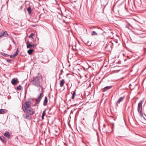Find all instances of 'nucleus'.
Segmentation results:
<instances>
[{"label": "nucleus", "instance_id": "nucleus-1", "mask_svg": "<svg viewBox=\"0 0 146 146\" xmlns=\"http://www.w3.org/2000/svg\"><path fill=\"white\" fill-rule=\"evenodd\" d=\"M40 76H41L40 74L39 73H38V75L34 77L33 80L32 84L37 87H41V86L40 85Z\"/></svg>", "mask_w": 146, "mask_h": 146}, {"label": "nucleus", "instance_id": "nucleus-2", "mask_svg": "<svg viewBox=\"0 0 146 146\" xmlns=\"http://www.w3.org/2000/svg\"><path fill=\"white\" fill-rule=\"evenodd\" d=\"M33 100L31 98L29 99L28 100L25 102V104H23L22 105V108L23 110L24 109H27L30 108V104H31V102Z\"/></svg>", "mask_w": 146, "mask_h": 146}, {"label": "nucleus", "instance_id": "nucleus-3", "mask_svg": "<svg viewBox=\"0 0 146 146\" xmlns=\"http://www.w3.org/2000/svg\"><path fill=\"white\" fill-rule=\"evenodd\" d=\"M23 111L25 112L30 115H32L34 113L33 109L31 107L26 109H24Z\"/></svg>", "mask_w": 146, "mask_h": 146}, {"label": "nucleus", "instance_id": "nucleus-4", "mask_svg": "<svg viewBox=\"0 0 146 146\" xmlns=\"http://www.w3.org/2000/svg\"><path fill=\"white\" fill-rule=\"evenodd\" d=\"M31 42H30L29 41H27L26 42V44L27 45V48H30L32 47H34L35 46H36L37 44H31Z\"/></svg>", "mask_w": 146, "mask_h": 146}, {"label": "nucleus", "instance_id": "nucleus-5", "mask_svg": "<svg viewBox=\"0 0 146 146\" xmlns=\"http://www.w3.org/2000/svg\"><path fill=\"white\" fill-rule=\"evenodd\" d=\"M144 101V100H141L138 104V106L137 108L138 111L139 112L140 110H142V104Z\"/></svg>", "mask_w": 146, "mask_h": 146}, {"label": "nucleus", "instance_id": "nucleus-6", "mask_svg": "<svg viewBox=\"0 0 146 146\" xmlns=\"http://www.w3.org/2000/svg\"><path fill=\"white\" fill-rule=\"evenodd\" d=\"M42 94H43L42 93H41L40 94L39 96L38 97V98L37 99H36V103L34 104V106L36 104H37L39 103L40 100L41 99V96Z\"/></svg>", "mask_w": 146, "mask_h": 146}, {"label": "nucleus", "instance_id": "nucleus-7", "mask_svg": "<svg viewBox=\"0 0 146 146\" xmlns=\"http://www.w3.org/2000/svg\"><path fill=\"white\" fill-rule=\"evenodd\" d=\"M19 81L17 78H13L11 81V83L14 85H16L17 83Z\"/></svg>", "mask_w": 146, "mask_h": 146}, {"label": "nucleus", "instance_id": "nucleus-8", "mask_svg": "<svg viewBox=\"0 0 146 146\" xmlns=\"http://www.w3.org/2000/svg\"><path fill=\"white\" fill-rule=\"evenodd\" d=\"M118 132L120 134H121L122 135H118V136L120 137H124L123 134L124 133L123 131L121 129H119L118 131Z\"/></svg>", "mask_w": 146, "mask_h": 146}, {"label": "nucleus", "instance_id": "nucleus-9", "mask_svg": "<svg viewBox=\"0 0 146 146\" xmlns=\"http://www.w3.org/2000/svg\"><path fill=\"white\" fill-rule=\"evenodd\" d=\"M23 117L25 119H30L31 118V116L29 115H27L26 114H23Z\"/></svg>", "mask_w": 146, "mask_h": 146}, {"label": "nucleus", "instance_id": "nucleus-10", "mask_svg": "<svg viewBox=\"0 0 146 146\" xmlns=\"http://www.w3.org/2000/svg\"><path fill=\"white\" fill-rule=\"evenodd\" d=\"M101 3L102 5L105 6L108 4V2L104 0H102L101 1Z\"/></svg>", "mask_w": 146, "mask_h": 146}, {"label": "nucleus", "instance_id": "nucleus-11", "mask_svg": "<svg viewBox=\"0 0 146 146\" xmlns=\"http://www.w3.org/2000/svg\"><path fill=\"white\" fill-rule=\"evenodd\" d=\"M112 87V86H106L103 89L102 92H105L106 90L110 89Z\"/></svg>", "mask_w": 146, "mask_h": 146}, {"label": "nucleus", "instance_id": "nucleus-12", "mask_svg": "<svg viewBox=\"0 0 146 146\" xmlns=\"http://www.w3.org/2000/svg\"><path fill=\"white\" fill-rule=\"evenodd\" d=\"M0 139L1 140L3 143H5L7 141L4 137L3 136H0Z\"/></svg>", "mask_w": 146, "mask_h": 146}, {"label": "nucleus", "instance_id": "nucleus-13", "mask_svg": "<svg viewBox=\"0 0 146 146\" xmlns=\"http://www.w3.org/2000/svg\"><path fill=\"white\" fill-rule=\"evenodd\" d=\"M4 136L5 137L9 138L10 137V135L9 132L7 131L4 133Z\"/></svg>", "mask_w": 146, "mask_h": 146}, {"label": "nucleus", "instance_id": "nucleus-14", "mask_svg": "<svg viewBox=\"0 0 146 146\" xmlns=\"http://www.w3.org/2000/svg\"><path fill=\"white\" fill-rule=\"evenodd\" d=\"M124 98L125 97L124 96L120 98L117 102V104H119L122 101Z\"/></svg>", "mask_w": 146, "mask_h": 146}, {"label": "nucleus", "instance_id": "nucleus-15", "mask_svg": "<svg viewBox=\"0 0 146 146\" xmlns=\"http://www.w3.org/2000/svg\"><path fill=\"white\" fill-rule=\"evenodd\" d=\"M65 83V81L64 79H62V80L60 81V87H62L63 86L64 84Z\"/></svg>", "mask_w": 146, "mask_h": 146}, {"label": "nucleus", "instance_id": "nucleus-16", "mask_svg": "<svg viewBox=\"0 0 146 146\" xmlns=\"http://www.w3.org/2000/svg\"><path fill=\"white\" fill-rule=\"evenodd\" d=\"M48 102V100L47 99V97L46 96L45 97L44 100L43 102V104L44 106H46Z\"/></svg>", "mask_w": 146, "mask_h": 146}, {"label": "nucleus", "instance_id": "nucleus-17", "mask_svg": "<svg viewBox=\"0 0 146 146\" xmlns=\"http://www.w3.org/2000/svg\"><path fill=\"white\" fill-rule=\"evenodd\" d=\"M34 51V50L33 49H30L28 50L27 52L29 55H31L32 54L33 52Z\"/></svg>", "mask_w": 146, "mask_h": 146}, {"label": "nucleus", "instance_id": "nucleus-18", "mask_svg": "<svg viewBox=\"0 0 146 146\" xmlns=\"http://www.w3.org/2000/svg\"><path fill=\"white\" fill-rule=\"evenodd\" d=\"M76 92L75 91L73 92V94L71 93V94H72V96L71 97L72 99H74L75 95H76Z\"/></svg>", "mask_w": 146, "mask_h": 146}, {"label": "nucleus", "instance_id": "nucleus-19", "mask_svg": "<svg viewBox=\"0 0 146 146\" xmlns=\"http://www.w3.org/2000/svg\"><path fill=\"white\" fill-rule=\"evenodd\" d=\"M27 11L29 13V14H30L31 13V8L30 7H29L27 9Z\"/></svg>", "mask_w": 146, "mask_h": 146}, {"label": "nucleus", "instance_id": "nucleus-20", "mask_svg": "<svg viewBox=\"0 0 146 146\" xmlns=\"http://www.w3.org/2000/svg\"><path fill=\"white\" fill-rule=\"evenodd\" d=\"M91 35L92 36H94V35H96L97 36L98 35V34L97 33H96V31H94L92 32Z\"/></svg>", "mask_w": 146, "mask_h": 146}, {"label": "nucleus", "instance_id": "nucleus-21", "mask_svg": "<svg viewBox=\"0 0 146 146\" xmlns=\"http://www.w3.org/2000/svg\"><path fill=\"white\" fill-rule=\"evenodd\" d=\"M0 53L3 56H4L5 57H7L8 56H9V55H8L7 54H6L5 53H4V52H1Z\"/></svg>", "mask_w": 146, "mask_h": 146}, {"label": "nucleus", "instance_id": "nucleus-22", "mask_svg": "<svg viewBox=\"0 0 146 146\" xmlns=\"http://www.w3.org/2000/svg\"><path fill=\"white\" fill-rule=\"evenodd\" d=\"M5 110L3 109H0V114L4 113Z\"/></svg>", "mask_w": 146, "mask_h": 146}, {"label": "nucleus", "instance_id": "nucleus-23", "mask_svg": "<svg viewBox=\"0 0 146 146\" xmlns=\"http://www.w3.org/2000/svg\"><path fill=\"white\" fill-rule=\"evenodd\" d=\"M3 36H4V37L7 36L8 35V34L7 31H3Z\"/></svg>", "mask_w": 146, "mask_h": 146}, {"label": "nucleus", "instance_id": "nucleus-24", "mask_svg": "<svg viewBox=\"0 0 146 146\" xmlns=\"http://www.w3.org/2000/svg\"><path fill=\"white\" fill-rule=\"evenodd\" d=\"M22 88V87L20 85L17 87V89L18 90H21Z\"/></svg>", "mask_w": 146, "mask_h": 146}, {"label": "nucleus", "instance_id": "nucleus-25", "mask_svg": "<svg viewBox=\"0 0 146 146\" xmlns=\"http://www.w3.org/2000/svg\"><path fill=\"white\" fill-rule=\"evenodd\" d=\"M91 29H95V30H96V31H97V30H100V29L99 28H96V27H91Z\"/></svg>", "mask_w": 146, "mask_h": 146}, {"label": "nucleus", "instance_id": "nucleus-26", "mask_svg": "<svg viewBox=\"0 0 146 146\" xmlns=\"http://www.w3.org/2000/svg\"><path fill=\"white\" fill-rule=\"evenodd\" d=\"M140 113V115L141 117L143 116V114L142 112V110H140L139 112Z\"/></svg>", "mask_w": 146, "mask_h": 146}, {"label": "nucleus", "instance_id": "nucleus-27", "mask_svg": "<svg viewBox=\"0 0 146 146\" xmlns=\"http://www.w3.org/2000/svg\"><path fill=\"white\" fill-rule=\"evenodd\" d=\"M3 36V31L0 32V37Z\"/></svg>", "mask_w": 146, "mask_h": 146}, {"label": "nucleus", "instance_id": "nucleus-28", "mask_svg": "<svg viewBox=\"0 0 146 146\" xmlns=\"http://www.w3.org/2000/svg\"><path fill=\"white\" fill-rule=\"evenodd\" d=\"M34 34H33V33H31V35H29V38H33V36L34 35Z\"/></svg>", "mask_w": 146, "mask_h": 146}, {"label": "nucleus", "instance_id": "nucleus-29", "mask_svg": "<svg viewBox=\"0 0 146 146\" xmlns=\"http://www.w3.org/2000/svg\"><path fill=\"white\" fill-rule=\"evenodd\" d=\"M16 56L14 54L13 55H11L10 56V57L11 58H15Z\"/></svg>", "mask_w": 146, "mask_h": 146}, {"label": "nucleus", "instance_id": "nucleus-30", "mask_svg": "<svg viewBox=\"0 0 146 146\" xmlns=\"http://www.w3.org/2000/svg\"><path fill=\"white\" fill-rule=\"evenodd\" d=\"M19 51L18 49H17L16 52L15 53V54L17 56L19 53Z\"/></svg>", "mask_w": 146, "mask_h": 146}, {"label": "nucleus", "instance_id": "nucleus-31", "mask_svg": "<svg viewBox=\"0 0 146 146\" xmlns=\"http://www.w3.org/2000/svg\"><path fill=\"white\" fill-rule=\"evenodd\" d=\"M19 51L18 49H17L16 52L15 53V54L17 56L19 53Z\"/></svg>", "mask_w": 146, "mask_h": 146}, {"label": "nucleus", "instance_id": "nucleus-32", "mask_svg": "<svg viewBox=\"0 0 146 146\" xmlns=\"http://www.w3.org/2000/svg\"><path fill=\"white\" fill-rule=\"evenodd\" d=\"M7 61L8 62L10 63H12V62H11L12 60H7Z\"/></svg>", "mask_w": 146, "mask_h": 146}, {"label": "nucleus", "instance_id": "nucleus-33", "mask_svg": "<svg viewBox=\"0 0 146 146\" xmlns=\"http://www.w3.org/2000/svg\"><path fill=\"white\" fill-rule=\"evenodd\" d=\"M45 114H46L45 111H43V112L42 115L44 116V115H45Z\"/></svg>", "mask_w": 146, "mask_h": 146}, {"label": "nucleus", "instance_id": "nucleus-34", "mask_svg": "<svg viewBox=\"0 0 146 146\" xmlns=\"http://www.w3.org/2000/svg\"><path fill=\"white\" fill-rule=\"evenodd\" d=\"M44 115H42V117H42V119H44Z\"/></svg>", "mask_w": 146, "mask_h": 146}, {"label": "nucleus", "instance_id": "nucleus-35", "mask_svg": "<svg viewBox=\"0 0 146 146\" xmlns=\"http://www.w3.org/2000/svg\"><path fill=\"white\" fill-rule=\"evenodd\" d=\"M115 42L116 43H117V42H118V40L117 39H116V40H115Z\"/></svg>", "mask_w": 146, "mask_h": 146}, {"label": "nucleus", "instance_id": "nucleus-36", "mask_svg": "<svg viewBox=\"0 0 146 146\" xmlns=\"http://www.w3.org/2000/svg\"><path fill=\"white\" fill-rule=\"evenodd\" d=\"M142 117H143V118L145 120H146V118L145 117L143 116H142Z\"/></svg>", "mask_w": 146, "mask_h": 146}, {"label": "nucleus", "instance_id": "nucleus-37", "mask_svg": "<svg viewBox=\"0 0 146 146\" xmlns=\"http://www.w3.org/2000/svg\"><path fill=\"white\" fill-rule=\"evenodd\" d=\"M88 43H89V42H87V43H86V44H87V45H88V44H88Z\"/></svg>", "mask_w": 146, "mask_h": 146}, {"label": "nucleus", "instance_id": "nucleus-38", "mask_svg": "<svg viewBox=\"0 0 146 146\" xmlns=\"http://www.w3.org/2000/svg\"><path fill=\"white\" fill-rule=\"evenodd\" d=\"M22 8V6H21V7H20V9H21Z\"/></svg>", "mask_w": 146, "mask_h": 146}, {"label": "nucleus", "instance_id": "nucleus-39", "mask_svg": "<svg viewBox=\"0 0 146 146\" xmlns=\"http://www.w3.org/2000/svg\"><path fill=\"white\" fill-rule=\"evenodd\" d=\"M104 126L105 127L106 126V125H105V124H104Z\"/></svg>", "mask_w": 146, "mask_h": 146}, {"label": "nucleus", "instance_id": "nucleus-40", "mask_svg": "<svg viewBox=\"0 0 146 146\" xmlns=\"http://www.w3.org/2000/svg\"><path fill=\"white\" fill-rule=\"evenodd\" d=\"M60 78H61V77H60H60H59V79H60Z\"/></svg>", "mask_w": 146, "mask_h": 146}, {"label": "nucleus", "instance_id": "nucleus-41", "mask_svg": "<svg viewBox=\"0 0 146 146\" xmlns=\"http://www.w3.org/2000/svg\"><path fill=\"white\" fill-rule=\"evenodd\" d=\"M62 74V73H61H61L60 74H60Z\"/></svg>", "mask_w": 146, "mask_h": 146}, {"label": "nucleus", "instance_id": "nucleus-42", "mask_svg": "<svg viewBox=\"0 0 146 146\" xmlns=\"http://www.w3.org/2000/svg\"><path fill=\"white\" fill-rule=\"evenodd\" d=\"M55 131L56 132H57V131H56V130H55Z\"/></svg>", "mask_w": 146, "mask_h": 146}, {"label": "nucleus", "instance_id": "nucleus-43", "mask_svg": "<svg viewBox=\"0 0 146 146\" xmlns=\"http://www.w3.org/2000/svg\"><path fill=\"white\" fill-rule=\"evenodd\" d=\"M76 104H75V105H74V106H76Z\"/></svg>", "mask_w": 146, "mask_h": 146}, {"label": "nucleus", "instance_id": "nucleus-44", "mask_svg": "<svg viewBox=\"0 0 146 146\" xmlns=\"http://www.w3.org/2000/svg\"><path fill=\"white\" fill-rule=\"evenodd\" d=\"M74 3H75L76 2V1H74Z\"/></svg>", "mask_w": 146, "mask_h": 146}, {"label": "nucleus", "instance_id": "nucleus-45", "mask_svg": "<svg viewBox=\"0 0 146 146\" xmlns=\"http://www.w3.org/2000/svg\"><path fill=\"white\" fill-rule=\"evenodd\" d=\"M133 42V43H135V42Z\"/></svg>", "mask_w": 146, "mask_h": 146}, {"label": "nucleus", "instance_id": "nucleus-46", "mask_svg": "<svg viewBox=\"0 0 146 146\" xmlns=\"http://www.w3.org/2000/svg\"><path fill=\"white\" fill-rule=\"evenodd\" d=\"M58 146H60L59 145H58Z\"/></svg>", "mask_w": 146, "mask_h": 146}]
</instances>
